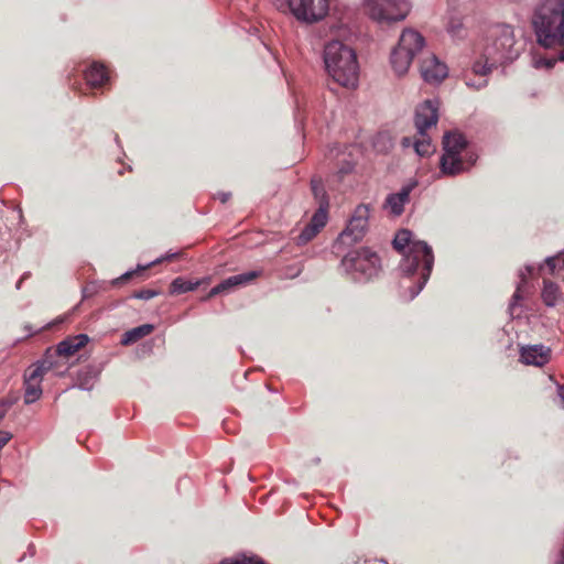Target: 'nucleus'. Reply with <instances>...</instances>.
Returning a JSON list of instances; mask_svg holds the SVG:
<instances>
[{"instance_id":"obj_1","label":"nucleus","mask_w":564,"mask_h":564,"mask_svg":"<svg viewBox=\"0 0 564 564\" xmlns=\"http://www.w3.org/2000/svg\"><path fill=\"white\" fill-rule=\"evenodd\" d=\"M531 26L536 43L544 48L560 47L564 61V0H544L533 11Z\"/></svg>"},{"instance_id":"obj_2","label":"nucleus","mask_w":564,"mask_h":564,"mask_svg":"<svg viewBox=\"0 0 564 564\" xmlns=\"http://www.w3.org/2000/svg\"><path fill=\"white\" fill-rule=\"evenodd\" d=\"M393 247L399 252H404L409 247V253L405 256L402 269L408 275H419V284L411 297H414L429 280L433 264L434 254L432 248L424 241H413L412 232L408 229L398 231L393 239Z\"/></svg>"},{"instance_id":"obj_3","label":"nucleus","mask_w":564,"mask_h":564,"mask_svg":"<svg viewBox=\"0 0 564 564\" xmlns=\"http://www.w3.org/2000/svg\"><path fill=\"white\" fill-rule=\"evenodd\" d=\"M328 74L343 87L354 88L358 83L359 65L355 51L340 41H332L324 48Z\"/></svg>"},{"instance_id":"obj_4","label":"nucleus","mask_w":564,"mask_h":564,"mask_svg":"<svg viewBox=\"0 0 564 564\" xmlns=\"http://www.w3.org/2000/svg\"><path fill=\"white\" fill-rule=\"evenodd\" d=\"M492 36L491 45L486 46L481 58L474 63V69L477 73H486V67L492 70L498 64L512 61L518 56V51L514 48V31L511 25H497L492 30Z\"/></svg>"},{"instance_id":"obj_5","label":"nucleus","mask_w":564,"mask_h":564,"mask_svg":"<svg viewBox=\"0 0 564 564\" xmlns=\"http://www.w3.org/2000/svg\"><path fill=\"white\" fill-rule=\"evenodd\" d=\"M438 121L437 105L432 100H425L415 110L414 124L416 128L415 140L412 141L410 137L402 139V145L408 148L413 144L415 152L425 156L431 154L434 149L427 130L435 127Z\"/></svg>"},{"instance_id":"obj_6","label":"nucleus","mask_w":564,"mask_h":564,"mask_svg":"<svg viewBox=\"0 0 564 564\" xmlns=\"http://www.w3.org/2000/svg\"><path fill=\"white\" fill-rule=\"evenodd\" d=\"M424 37L412 29H405L399 40L397 47L393 48L390 62L398 76L404 75L413 57L423 48Z\"/></svg>"},{"instance_id":"obj_7","label":"nucleus","mask_w":564,"mask_h":564,"mask_svg":"<svg viewBox=\"0 0 564 564\" xmlns=\"http://www.w3.org/2000/svg\"><path fill=\"white\" fill-rule=\"evenodd\" d=\"M467 141L462 133L447 132L443 138L444 153L441 158V171L446 175H457L465 170L462 152Z\"/></svg>"},{"instance_id":"obj_8","label":"nucleus","mask_w":564,"mask_h":564,"mask_svg":"<svg viewBox=\"0 0 564 564\" xmlns=\"http://www.w3.org/2000/svg\"><path fill=\"white\" fill-rule=\"evenodd\" d=\"M369 17L378 22H397L410 12L409 0H366Z\"/></svg>"},{"instance_id":"obj_9","label":"nucleus","mask_w":564,"mask_h":564,"mask_svg":"<svg viewBox=\"0 0 564 564\" xmlns=\"http://www.w3.org/2000/svg\"><path fill=\"white\" fill-rule=\"evenodd\" d=\"M343 265L347 271L359 273L365 279H371L380 268L379 256L368 248H361L346 254Z\"/></svg>"},{"instance_id":"obj_10","label":"nucleus","mask_w":564,"mask_h":564,"mask_svg":"<svg viewBox=\"0 0 564 564\" xmlns=\"http://www.w3.org/2000/svg\"><path fill=\"white\" fill-rule=\"evenodd\" d=\"M54 368L48 354L37 365L30 367L24 375V402L26 404L35 402L42 395L41 381L45 372Z\"/></svg>"},{"instance_id":"obj_11","label":"nucleus","mask_w":564,"mask_h":564,"mask_svg":"<svg viewBox=\"0 0 564 564\" xmlns=\"http://www.w3.org/2000/svg\"><path fill=\"white\" fill-rule=\"evenodd\" d=\"M286 7L301 21L316 22L328 12V0H288Z\"/></svg>"},{"instance_id":"obj_12","label":"nucleus","mask_w":564,"mask_h":564,"mask_svg":"<svg viewBox=\"0 0 564 564\" xmlns=\"http://www.w3.org/2000/svg\"><path fill=\"white\" fill-rule=\"evenodd\" d=\"M370 209L367 205H358L348 221L346 229L340 234L339 240L344 245H351L360 241L368 227Z\"/></svg>"},{"instance_id":"obj_13","label":"nucleus","mask_w":564,"mask_h":564,"mask_svg":"<svg viewBox=\"0 0 564 564\" xmlns=\"http://www.w3.org/2000/svg\"><path fill=\"white\" fill-rule=\"evenodd\" d=\"M89 341V337L86 334H79L76 336H69L66 339L62 340L55 348L54 351L47 349L45 356L51 355V361L56 364V357L69 358L74 356L77 351L84 348Z\"/></svg>"},{"instance_id":"obj_14","label":"nucleus","mask_w":564,"mask_h":564,"mask_svg":"<svg viewBox=\"0 0 564 564\" xmlns=\"http://www.w3.org/2000/svg\"><path fill=\"white\" fill-rule=\"evenodd\" d=\"M261 274L260 271H248L243 272L237 275H231L224 281H221L219 284L214 286L209 293L204 297V300L212 299L218 294L227 293L231 290H234L237 286L246 285L259 278Z\"/></svg>"},{"instance_id":"obj_15","label":"nucleus","mask_w":564,"mask_h":564,"mask_svg":"<svg viewBox=\"0 0 564 564\" xmlns=\"http://www.w3.org/2000/svg\"><path fill=\"white\" fill-rule=\"evenodd\" d=\"M422 78L430 84L440 83L447 76V67L435 55H429L420 64Z\"/></svg>"},{"instance_id":"obj_16","label":"nucleus","mask_w":564,"mask_h":564,"mask_svg":"<svg viewBox=\"0 0 564 564\" xmlns=\"http://www.w3.org/2000/svg\"><path fill=\"white\" fill-rule=\"evenodd\" d=\"M325 203H323L322 208H317L314 213L311 221L297 236V245H305L311 241L322 228L325 227L327 223V215L325 214Z\"/></svg>"},{"instance_id":"obj_17","label":"nucleus","mask_w":564,"mask_h":564,"mask_svg":"<svg viewBox=\"0 0 564 564\" xmlns=\"http://www.w3.org/2000/svg\"><path fill=\"white\" fill-rule=\"evenodd\" d=\"M520 358L527 365L542 367L550 361L551 349L543 345L522 347Z\"/></svg>"},{"instance_id":"obj_18","label":"nucleus","mask_w":564,"mask_h":564,"mask_svg":"<svg viewBox=\"0 0 564 564\" xmlns=\"http://www.w3.org/2000/svg\"><path fill=\"white\" fill-rule=\"evenodd\" d=\"M85 79L91 88L102 87L109 80V73L101 63H93L85 72Z\"/></svg>"},{"instance_id":"obj_19","label":"nucleus","mask_w":564,"mask_h":564,"mask_svg":"<svg viewBox=\"0 0 564 564\" xmlns=\"http://www.w3.org/2000/svg\"><path fill=\"white\" fill-rule=\"evenodd\" d=\"M412 186H404L400 192L390 194L386 199V206L391 208L392 214L399 216L404 210L405 203L409 202Z\"/></svg>"},{"instance_id":"obj_20","label":"nucleus","mask_w":564,"mask_h":564,"mask_svg":"<svg viewBox=\"0 0 564 564\" xmlns=\"http://www.w3.org/2000/svg\"><path fill=\"white\" fill-rule=\"evenodd\" d=\"M542 300L545 305L555 306L562 300V292L560 290V286L556 283L544 279Z\"/></svg>"},{"instance_id":"obj_21","label":"nucleus","mask_w":564,"mask_h":564,"mask_svg":"<svg viewBox=\"0 0 564 564\" xmlns=\"http://www.w3.org/2000/svg\"><path fill=\"white\" fill-rule=\"evenodd\" d=\"M154 327L151 324H143L141 326L134 327L122 335L121 344L123 346L134 344L143 337L150 335Z\"/></svg>"},{"instance_id":"obj_22","label":"nucleus","mask_w":564,"mask_h":564,"mask_svg":"<svg viewBox=\"0 0 564 564\" xmlns=\"http://www.w3.org/2000/svg\"><path fill=\"white\" fill-rule=\"evenodd\" d=\"M311 189H312V193L318 204V208H322L323 203L326 204L325 205V214L327 215L328 207H329V200H328V196L326 194L323 181L319 176L312 177Z\"/></svg>"},{"instance_id":"obj_23","label":"nucleus","mask_w":564,"mask_h":564,"mask_svg":"<svg viewBox=\"0 0 564 564\" xmlns=\"http://www.w3.org/2000/svg\"><path fill=\"white\" fill-rule=\"evenodd\" d=\"M541 269L546 270L550 274L562 278L564 280V252L549 258L545 261V265Z\"/></svg>"},{"instance_id":"obj_24","label":"nucleus","mask_w":564,"mask_h":564,"mask_svg":"<svg viewBox=\"0 0 564 564\" xmlns=\"http://www.w3.org/2000/svg\"><path fill=\"white\" fill-rule=\"evenodd\" d=\"M200 284L199 281L192 282L184 280L183 278H176L170 284V293L171 294H182L188 291H194Z\"/></svg>"},{"instance_id":"obj_25","label":"nucleus","mask_w":564,"mask_h":564,"mask_svg":"<svg viewBox=\"0 0 564 564\" xmlns=\"http://www.w3.org/2000/svg\"><path fill=\"white\" fill-rule=\"evenodd\" d=\"M486 73H477L475 72V69L473 68V74L475 76H479L477 80L473 82L470 78H466V85L469 86V87H474L475 89L479 90L484 87L487 86L488 84V80L486 78V75L489 74L491 70L487 69V67L485 68Z\"/></svg>"},{"instance_id":"obj_26","label":"nucleus","mask_w":564,"mask_h":564,"mask_svg":"<svg viewBox=\"0 0 564 564\" xmlns=\"http://www.w3.org/2000/svg\"><path fill=\"white\" fill-rule=\"evenodd\" d=\"M221 564H264V562L261 560L242 557L237 560H225Z\"/></svg>"},{"instance_id":"obj_27","label":"nucleus","mask_w":564,"mask_h":564,"mask_svg":"<svg viewBox=\"0 0 564 564\" xmlns=\"http://www.w3.org/2000/svg\"><path fill=\"white\" fill-rule=\"evenodd\" d=\"M158 294H159L158 291L145 289V290H140V291L134 292L133 297L139 299V300H150V299H153L154 296H156Z\"/></svg>"},{"instance_id":"obj_28","label":"nucleus","mask_w":564,"mask_h":564,"mask_svg":"<svg viewBox=\"0 0 564 564\" xmlns=\"http://www.w3.org/2000/svg\"><path fill=\"white\" fill-rule=\"evenodd\" d=\"M145 269H147L145 267H142V268H139V270L126 272L124 274H122L121 276L116 279L113 283L115 284H123L127 281H129L132 276L137 275L141 271H144Z\"/></svg>"},{"instance_id":"obj_29","label":"nucleus","mask_w":564,"mask_h":564,"mask_svg":"<svg viewBox=\"0 0 564 564\" xmlns=\"http://www.w3.org/2000/svg\"><path fill=\"white\" fill-rule=\"evenodd\" d=\"M354 170V164L347 162L338 171L339 177L349 174Z\"/></svg>"},{"instance_id":"obj_30","label":"nucleus","mask_w":564,"mask_h":564,"mask_svg":"<svg viewBox=\"0 0 564 564\" xmlns=\"http://www.w3.org/2000/svg\"><path fill=\"white\" fill-rule=\"evenodd\" d=\"M230 196H231L230 193H221V194H219V199H220L221 203H226V202H228Z\"/></svg>"},{"instance_id":"obj_31","label":"nucleus","mask_w":564,"mask_h":564,"mask_svg":"<svg viewBox=\"0 0 564 564\" xmlns=\"http://www.w3.org/2000/svg\"><path fill=\"white\" fill-rule=\"evenodd\" d=\"M558 395L561 398L562 405L564 406V386L558 387Z\"/></svg>"},{"instance_id":"obj_32","label":"nucleus","mask_w":564,"mask_h":564,"mask_svg":"<svg viewBox=\"0 0 564 564\" xmlns=\"http://www.w3.org/2000/svg\"><path fill=\"white\" fill-rule=\"evenodd\" d=\"M301 271H302V269H301V268H299V269L296 270V272H295V273H293V274H291L290 276H291V278H294V276L299 275V274L301 273Z\"/></svg>"},{"instance_id":"obj_33","label":"nucleus","mask_w":564,"mask_h":564,"mask_svg":"<svg viewBox=\"0 0 564 564\" xmlns=\"http://www.w3.org/2000/svg\"><path fill=\"white\" fill-rule=\"evenodd\" d=\"M554 63H555V59H550L549 63H547V66L552 67L554 65Z\"/></svg>"},{"instance_id":"obj_34","label":"nucleus","mask_w":564,"mask_h":564,"mask_svg":"<svg viewBox=\"0 0 564 564\" xmlns=\"http://www.w3.org/2000/svg\"><path fill=\"white\" fill-rule=\"evenodd\" d=\"M23 279H24V276H22V278L20 279V281L17 283V288H18V289H20V286H21V283H22V281H23Z\"/></svg>"},{"instance_id":"obj_35","label":"nucleus","mask_w":564,"mask_h":564,"mask_svg":"<svg viewBox=\"0 0 564 564\" xmlns=\"http://www.w3.org/2000/svg\"><path fill=\"white\" fill-rule=\"evenodd\" d=\"M3 416V412H0V419Z\"/></svg>"}]
</instances>
